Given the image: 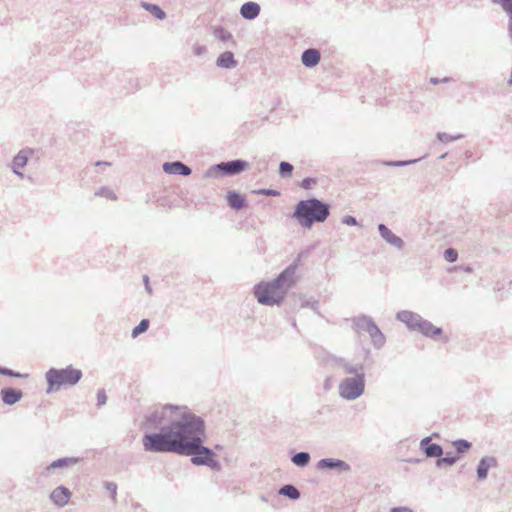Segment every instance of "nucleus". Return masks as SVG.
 <instances>
[{
    "mask_svg": "<svg viewBox=\"0 0 512 512\" xmlns=\"http://www.w3.org/2000/svg\"><path fill=\"white\" fill-rule=\"evenodd\" d=\"M205 439L204 420L196 414H185L161 432L146 433L142 444L147 452L190 456L193 465L220 471L221 463L215 458V452L204 446Z\"/></svg>",
    "mask_w": 512,
    "mask_h": 512,
    "instance_id": "nucleus-1",
    "label": "nucleus"
},
{
    "mask_svg": "<svg viewBox=\"0 0 512 512\" xmlns=\"http://www.w3.org/2000/svg\"><path fill=\"white\" fill-rule=\"evenodd\" d=\"M297 263L286 267L274 280L260 282L254 287V295L257 301L266 306L279 305L285 299L288 291L297 282Z\"/></svg>",
    "mask_w": 512,
    "mask_h": 512,
    "instance_id": "nucleus-2",
    "label": "nucleus"
},
{
    "mask_svg": "<svg viewBox=\"0 0 512 512\" xmlns=\"http://www.w3.org/2000/svg\"><path fill=\"white\" fill-rule=\"evenodd\" d=\"M336 365L342 369L343 378L338 385L339 396L347 401H353L361 397L365 392V367L362 363H354L344 358L336 360Z\"/></svg>",
    "mask_w": 512,
    "mask_h": 512,
    "instance_id": "nucleus-3",
    "label": "nucleus"
},
{
    "mask_svg": "<svg viewBox=\"0 0 512 512\" xmlns=\"http://www.w3.org/2000/svg\"><path fill=\"white\" fill-rule=\"evenodd\" d=\"M330 215V205L315 197L300 200L293 212V218L299 225L311 229L315 223H323Z\"/></svg>",
    "mask_w": 512,
    "mask_h": 512,
    "instance_id": "nucleus-4",
    "label": "nucleus"
},
{
    "mask_svg": "<svg viewBox=\"0 0 512 512\" xmlns=\"http://www.w3.org/2000/svg\"><path fill=\"white\" fill-rule=\"evenodd\" d=\"M185 414H193L186 407L167 404L157 408L145 417L144 426L147 429H162L169 427L173 420L181 418Z\"/></svg>",
    "mask_w": 512,
    "mask_h": 512,
    "instance_id": "nucleus-5",
    "label": "nucleus"
},
{
    "mask_svg": "<svg viewBox=\"0 0 512 512\" xmlns=\"http://www.w3.org/2000/svg\"><path fill=\"white\" fill-rule=\"evenodd\" d=\"M82 376V371L72 365L62 369L50 368L45 374L48 384L46 393L58 391L62 386H74L81 380Z\"/></svg>",
    "mask_w": 512,
    "mask_h": 512,
    "instance_id": "nucleus-6",
    "label": "nucleus"
},
{
    "mask_svg": "<svg viewBox=\"0 0 512 512\" xmlns=\"http://www.w3.org/2000/svg\"><path fill=\"white\" fill-rule=\"evenodd\" d=\"M354 326L358 331L367 332L375 349H381L386 342L385 335L381 332L370 316L361 315L353 319Z\"/></svg>",
    "mask_w": 512,
    "mask_h": 512,
    "instance_id": "nucleus-7",
    "label": "nucleus"
},
{
    "mask_svg": "<svg viewBox=\"0 0 512 512\" xmlns=\"http://www.w3.org/2000/svg\"><path fill=\"white\" fill-rule=\"evenodd\" d=\"M249 163L242 159L221 162L210 166L204 174L205 178H217L221 175L234 176L248 168Z\"/></svg>",
    "mask_w": 512,
    "mask_h": 512,
    "instance_id": "nucleus-8",
    "label": "nucleus"
},
{
    "mask_svg": "<svg viewBox=\"0 0 512 512\" xmlns=\"http://www.w3.org/2000/svg\"><path fill=\"white\" fill-rule=\"evenodd\" d=\"M378 232L381 238L390 246L397 250H403L405 242L402 238L394 234L385 224L378 225Z\"/></svg>",
    "mask_w": 512,
    "mask_h": 512,
    "instance_id": "nucleus-9",
    "label": "nucleus"
},
{
    "mask_svg": "<svg viewBox=\"0 0 512 512\" xmlns=\"http://www.w3.org/2000/svg\"><path fill=\"white\" fill-rule=\"evenodd\" d=\"M396 319L403 322L409 330L418 331L423 318L412 311L402 310L396 314Z\"/></svg>",
    "mask_w": 512,
    "mask_h": 512,
    "instance_id": "nucleus-10",
    "label": "nucleus"
},
{
    "mask_svg": "<svg viewBox=\"0 0 512 512\" xmlns=\"http://www.w3.org/2000/svg\"><path fill=\"white\" fill-rule=\"evenodd\" d=\"M316 468L319 470H338L339 472H349L350 465L340 459L323 458L318 461Z\"/></svg>",
    "mask_w": 512,
    "mask_h": 512,
    "instance_id": "nucleus-11",
    "label": "nucleus"
},
{
    "mask_svg": "<svg viewBox=\"0 0 512 512\" xmlns=\"http://www.w3.org/2000/svg\"><path fill=\"white\" fill-rule=\"evenodd\" d=\"M420 448L429 458H439L443 455V448L441 445L431 443V437H425L420 441Z\"/></svg>",
    "mask_w": 512,
    "mask_h": 512,
    "instance_id": "nucleus-12",
    "label": "nucleus"
},
{
    "mask_svg": "<svg viewBox=\"0 0 512 512\" xmlns=\"http://www.w3.org/2000/svg\"><path fill=\"white\" fill-rule=\"evenodd\" d=\"M163 170L168 174L181 176H189L192 172L191 168L181 161L165 162Z\"/></svg>",
    "mask_w": 512,
    "mask_h": 512,
    "instance_id": "nucleus-13",
    "label": "nucleus"
},
{
    "mask_svg": "<svg viewBox=\"0 0 512 512\" xmlns=\"http://www.w3.org/2000/svg\"><path fill=\"white\" fill-rule=\"evenodd\" d=\"M71 495L72 494L67 487L59 486L51 492L50 499L55 505L63 507L69 502Z\"/></svg>",
    "mask_w": 512,
    "mask_h": 512,
    "instance_id": "nucleus-14",
    "label": "nucleus"
},
{
    "mask_svg": "<svg viewBox=\"0 0 512 512\" xmlns=\"http://www.w3.org/2000/svg\"><path fill=\"white\" fill-rule=\"evenodd\" d=\"M497 466V460L495 457L486 456L480 459L477 466V477L479 480H485L488 475V471L492 467Z\"/></svg>",
    "mask_w": 512,
    "mask_h": 512,
    "instance_id": "nucleus-15",
    "label": "nucleus"
},
{
    "mask_svg": "<svg viewBox=\"0 0 512 512\" xmlns=\"http://www.w3.org/2000/svg\"><path fill=\"white\" fill-rule=\"evenodd\" d=\"M321 54L315 48H309L303 51L301 61L307 68H313L320 62Z\"/></svg>",
    "mask_w": 512,
    "mask_h": 512,
    "instance_id": "nucleus-16",
    "label": "nucleus"
},
{
    "mask_svg": "<svg viewBox=\"0 0 512 512\" xmlns=\"http://www.w3.org/2000/svg\"><path fill=\"white\" fill-rule=\"evenodd\" d=\"M240 14L244 19L253 20L260 14V5L256 2H245L240 8Z\"/></svg>",
    "mask_w": 512,
    "mask_h": 512,
    "instance_id": "nucleus-17",
    "label": "nucleus"
},
{
    "mask_svg": "<svg viewBox=\"0 0 512 512\" xmlns=\"http://www.w3.org/2000/svg\"><path fill=\"white\" fill-rule=\"evenodd\" d=\"M23 396V393L19 389L15 388H3L1 390L2 401L6 405H13L18 402Z\"/></svg>",
    "mask_w": 512,
    "mask_h": 512,
    "instance_id": "nucleus-18",
    "label": "nucleus"
},
{
    "mask_svg": "<svg viewBox=\"0 0 512 512\" xmlns=\"http://www.w3.org/2000/svg\"><path fill=\"white\" fill-rule=\"evenodd\" d=\"M79 462V458L77 457H64L53 461L50 465L46 467L47 473H49L53 469H64L69 468L73 465H76Z\"/></svg>",
    "mask_w": 512,
    "mask_h": 512,
    "instance_id": "nucleus-19",
    "label": "nucleus"
},
{
    "mask_svg": "<svg viewBox=\"0 0 512 512\" xmlns=\"http://www.w3.org/2000/svg\"><path fill=\"white\" fill-rule=\"evenodd\" d=\"M27 161H28V156L26 154L25 151H20L14 158H13V161H12V169H13V172L19 176L20 178H23L24 175L23 173L20 171L23 167L26 166L27 164Z\"/></svg>",
    "mask_w": 512,
    "mask_h": 512,
    "instance_id": "nucleus-20",
    "label": "nucleus"
},
{
    "mask_svg": "<svg viewBox=\"0 0 512 512\" xmlns=\"http://www.w3.org/2000/svg\"><path fill=\"white\" fill-rule=\"evenodd\" d=\"M216 64L218 67L231 69L237 66V61L235 60L232 52L226 51L219 55Z\"/></svg>",
    "mask_w": 512,
    "mask_h": 512,
    "instance_id": "nucleus-21",
    "label": "nucleus"
},
{
    "mask_svg": "<svg viewBox=\"0 0 512 512\" xmlns=\"http://www.w3.org/2000/svg\"><path fill=\"white\" fill-rule=\"evenodd\" d=\"M418 332L422 333L426 337H435L442 334V328L434 326L428 320L423 319L421 322Z\"/></svg>",
    "mask_w": 512,
    "mask_h": 512,
    "instance_id": "nucleus-22",
    "label": "nucleus"
},
{
    "mask_svg": "<svg viewBox=\"0 0 512 512\" xmlns=\"http://www.w3.org/2000/svg\"><path fill=\"white\" fill-rule=\"evenodd\" d=\"M491 2L500 5L503 11L508 15V34L512 42V0H491Z\"/></svg>",
    "mask_w": 512,
    "mask_h": 512,
    "instance_id": "nucleus-23",
    "label": "nucleus"
},
{
    "mask_svg": "<svg viewBox=\"0 0 512 512\" xmlns=\"http://www.w3.org/2000/svg\"><path fill=\"white\" fill-rule=\"evenodd\" d=\"M227 202L231 208L236 210H240L246 205L245 198L236 191H229L227 193Z\"/></svg>",
    "mask_w": 512,
    "mask_h": 512,
    "instance_id": "nucleus-24",
    "label": "nucleus"
},
{
    "mask_svg": "<svg viewBox=\"0 0 512 512\" xmlns=\"http://www.w3.org/2000/svg\"><path fill=\"white\" fill-rule=\"evenodd\" d=\"M279 494L288 497L291 500L300 498L299 490L292 484H286L279 489Z\"/></svg>",
    "mask_w": 512,
    "mask_h": 512,
    "instance_id": "nucleus-25",
    "label": "nucleus"
},
{
    "mask_svg": "<svg viewBox=\"0 0 512 512\" xmlns=\"http://www.w3.org/2000/svg\"><path fill=\"white\" fill-rule=\"evenodd\" d=\"M310 454L308 452H298V453H295L292 458H291V461L298 467H306L309 463H310Z\"/></svg>",
    "mask_w": 512,
    "mask_h": 512,
    "instance_id": "nucleus-26",
    "label": "nucleus"
},
{
    "mask_svg": "<svg viewBox=\"0 0 512 512\" xmlns=\"http://www.w3.org/2000/svg\"><path fill=\"white\" fill-rule=\"evenodd\" d=\"M142 6L145 10L150 12L155 18L159 20H162L166 17V13L156 4L143 2Z\"/></svg>",
    "mask_w": 512,
    "mask_h": 512,
    "instance_id": "nucleus-27",
    "label": "nucleus"
},
{
    "mask_svg": "<svg viewBox=\"0 0 512 512\" xmlns=\"http://www.w3.org/2000/svg\"><path fill=\"white\" fill-rule=\"evenodd\" d=\"M458 459L459 458L457 456L447 453L445 457H439L436 460V466L438 468H441L444 465L452 466L458 461Z\"/></svg>",
    "mask_w": 512,
    "mask_h": 512,
    "instance_id": "nucleus-28",
    "label": "nucleus"
},
{
    "mask_svg": "<svg viewBox=\"0 0 512 512\" xmlns=\"http://www.w3.org/2000/svg\"><path fill=\"white\" fill-rule=\"evenodd\" d=\"M293 165L290 164L289 162H286V161H282L280 164H279V174L282 178H289L292 176V173H293Z\"/></svg>",
    "mask_w": 512,
    "mask_h": 512,
    "instance_id": "nucleus-29",
    "label": "nucleus"
},
{
    "mask_svg": "<svg viewBox=\"0 0 512 512\" xmlns=\"http://www.w3.org/2000/svg\"><path fill=\"white\" fill-rule=\"evenodd\" d=\"M453 446L457 453L462 454L467 452L471 448L472 444L465 439H458L453 442Z\"/></svg>",
    "mask_w": 512,
    "mask_h": 512,
    "instance_id": "nucleus-30",
    "label": "nucleus"
},
{
    "mask_svg": "<svg viewBox=\"0 0 512 512\" xmlns=\"http://www.w3.org/2000/svg\"><path fill=\"white\" fill-rule=\"evenodd\" d=\"M149 320L148 319H142L140 321V323L135 327L133 328L132 330V337L133 338H136L138 337L140 334L146 332L149 328Z\"/></svg>",
    "mask_w": 512,
    "mask_h": 512,
    "instance_id": "nucleus-31",
    "label": "nucleus"
},
{
    "mask_svg": "<svg viewBox=\"0 0 512 512\" xmlns=\"http://www.w3.org/2000/svg\"><path fill=\"white\" fill-rule=\"evenodd\" d=\"M462 138H463L462 134L451 136V135H449V134H447L445 132H438L437 133V139L440 142H442V143H448V142L459 140V139H462Z\"/></svg>",
    "mask_w": 512,
    "mask_h": 512,
    "instance_id": "nucleus-32",
    "label": "nucleus"
},
{
    "mask_svg": "<svg viewBox=\"0 0 512 512\" xmlns=\"http://www.w3.org/2000/svg\"><path fill=\"white\" fill-rule=\"evenodd\" d=\"M95 195L105 197L110 200H116L117 196L116 194L109 188L102 187L99 190L95 192Z\"/></svg>",
    "mask_w": 512,
    "mask_h": 512,
    "instance_id": "nucleus-33",
    "label": "nucleus"
},
{
    "mask_svg": "<svg viewBox=\"0 0 512 512\" xmlns=\"http://www.w3.org/2000/svg\"><path fill=\"white\" fill-rule=\"evenodd\" d=\"M215 36L220 41L227 42L232 40V34L224 28H219L215 31Z\"/></svg>",
    "mask_w": 512,
    "mask_h": 512,
    "instance_id": "nucleus-34",
    "label": "nucleus"
},
{
    "mask_svg": "<svg viewBox=\"0 0 512 512\" xmlns=\"http://www.w3.org/2000/svg\"><path fill=\"white\" fill-rule=\"evenodd\" d=\"M457 258H458V252L454 248H447L444 251V259L447 262L453 263V262L457 261Z\"/></svg>",
    "mask_w": 512,
    "mask_h": 512,
    "instance_id": "nucleus-35",
    "label": "nucleus"
},
{
    "mask_svg": "<svg viewBox=\"0 0 512 512\" xmlns=\"http://www.w3.org/2000/svg\"><path fill=\"white\" fill-rule=\"evenodd\" d=\"M105 488L111 493V499L116 502L117 485L114 482H105Z\"/></svg>",
    "mask_w": 512,
    "mask_h": 512,
    "instance_id": "nucleus-36",
    "label": "nucleus"
},
{
    "mask_svg": "<svg viewBox=\"0 0 512 512\" xmlns=\"http://www.w3.org/2000/svg\"><path fill=\"white\" fill-rule=\"evenodd\" d=\"M0 374L1 375H5V376H9V377H16V378H20L22 377L23 375L18 373V372H15L11 369H8L6 367H1L0 366Z\"/></svg>",
    "mask_w": 512,
    "mask_h": 512,
    "instance_id": "nucleus-37",
    "label": "nucleus"
},
{
    "mask_svg": "<svg viewBox=\"0 0 512 512\" xmlns=\"http://www.w3.org/2000/svg\"><path fill=\"white\" fill-rule=\"evenodd\" d=\"M318 304H319V302L317 300H304L301 304V307L302 308L309 307L318 313V311H317Z\"/></svg>",
    "mask_w": 512,
    "mask_h": 512,
    "instance_id": "nucleus-38",
    "label": "nucleus"
},
{
    "mask_svg": "<svg viewBox=\"0 0 512 512\" xmlns=\"http://www.w3.org/2000/svg\"><path fill=\"white\" fill-rule=\"evenodd\" d=\"M107 402V396L104 390H99L97 393V406H103Z\"/></svg>",
    "mask_w": 512,
    "mask_h": 512,
    "instance_id": "nucleus-39",
    "label": "nucleus"
},
{
    "mask_svg": "<svg viewBox=\"0 0 512 512\" xmlns=\"http://www.w3.org/2000/svg\"><path fill=\"white\" fill-rule=\"evenodd\" d=\"M342 223L346 224V225H349V226H356V225H358L357 219L354 216H350V215L344 216L342 218Z\"/></svg>",
    "mask_w": 512,
    "mask_h": 512,
    "instance_id": "nucleus-40",
    "label": "nucleus"
},
{
    "mask_svg": "<svg viewBox=\"0 0 512 512\" xmlns=\"http://www.w3.org/2000/svg\"><path fill=\"white\" fill-rule=\"evenodd\" d=\"M415 162H417L416 159H414V160H407V161H391V162H388L387 164L390 165V166L401 167V166H406V165H409V164H412V163H415Z\"/></svg>",
    "mask_w": 512,
    "mask_h": 512,
    "instance_id": "nucleus-41",
    "label": "nucleus"
},
{
    "mask_svg": "<svg viewBox=\"0 0 512 512\" xmlns=\"http://www.w3.org/2000/svg\"><path fill=\"white\" fill-rule=\"evenodd\" d=\"M315 180L313 178H304L301 182V187L304 189H310L312 184H315Z\"/></svg>",
    "mask_w": 512,
    "mask_h": 512,
    "instance_id": "nucleus-42",
    "label": "nucleus"
},
{
    "mask_svg": "<svg viewBox=\"0 0 512 512\" xmlns=\"http://www.w3.org/2000/svg\"><path fill=\"white\" fill-rule=\"evenodd\" d=\"M450 81H452V78H450V77H444L442 79L433 77L430 79V83H432L434 85L439 84V83H448Z\"/></svg>",
    "mask_w": 512,
    "mask_h": 512,
    "instance_id": "nucleus-43",
    "label": "nucleus"
},
{
    "mask_svg": "<svg viewBox=\"0 0 512 512\" xmlns=\"http://www.w3.org/2000/svg\"><path fill=\"white\" fill-rule=\"evenodd\" d=\"M260 193L267 195V196H277L279 195V192L277 190L273 189H263L260 191Z\"/></svg>",
    "mask_w": 512,
    "mask_h": 512,
    "instance_id": "nucleus-44",
    "label": "nucleus"
},
{
    "mask_svg": "<svg viewBox=\"0 0 512 512\" xmlns=\"http://www.w3.org/2000/svg\"><path fill=\"white\" fill-rule=\"evenodd\" d=\"M205 52H206V47L205 46L198 45V46L194 47V53L197 56H200V55H202Z\"/></svg>",
    "mask_w": 512,
    "mask_h": 512,
    "instance_id": "nucleus-45",
    "label": "nucleus"
},
{
    "mask_svg": "<svg viewBox=\"0 0 512 512\" xmlns=\"http://www.w3.org/2000/svg\"><path fill=\"white\" fill-rule=\"evenodd\" d=\"M391 512H413V511L408 507H394L391 509Z\"/></svg>",
    "mask_w": 512,
    "mask_h": 512,
    "instance_id": "nucleus-46",
    "label": "nucleus"
},
{
    "mask_svg": "<svg viewBox=\"0 0 512 512\" xmlns=\"http://www.w3.org/2000/svg\"><path fill=\"white\" fill-rule=\"evenodd\" d=\"M143 280H144V283H145V289H146V291H147L149 294H151L152 289H151V287H150V285H149V277H148L147 275H145V276H143Z\"/></svg>",
    "mask_w": 512,
    "mask_h": 512,
    "instance_id": "nucleus-47",
    "label": "nucleus"
},
{
    "mask_svg": "<svg viewBox=\"0 0 512 512\" xmlns=\"http://www.w3.org/2000/svg\"><path fill=\"white\" fill-rule=\"evenodd\" d=\"M102 164H103V165H110V163H108V162H100V161H99V162H96V165H97V166H98V165H102Z\"/></svg>",
    "mask_w": 512,
    "mask_h": 512,
    "instance_id": "nucleus-48",
    "label": "nucleus"
},
{
    "mask_svg": "<svg viewBox=\"0 0 512 512\" xmlns=\"http://www.w3.org/2000/svg\"><path fill=\"white\" fill-rule=\"evenodd\" d=\"M508 84H509L510 86H512V73H511V76H510V78H509V80H508Z\"/></svg>",
    "mask_w": 512,
    "mask_h": 512,
    "instance_id": "nucleus-49",
    "label": "nucleus"
},
{
    "mask_svg": "<svg viewBox=\"0 0 512 512\" xmlns=\"http://www.w3.org/2000/svg\"><path fill=\"white\" fill-rule=\"evenodd\" d=\"M446 156H447V153H444V154H442L439 158H440V159H445V158H446Z\"/></svg>",
    "mask_w": 512,
    "mask_h": 512,
    "instance_id": "nucleus-50",
    "label": "nucleus"
}]
</instances>
